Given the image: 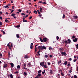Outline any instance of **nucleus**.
<instances>
[{"mask_svg": "<svg viewBox=\"0 0 78 78\" xmlns=\"http://www.w3.org/2000/svg\"><path fill=\"white\" fill-rule=\"evenodd\" d=\"M41 74L38 73V75H37V76H36L35 78H43V77L42 78H39L38 77H40L41 76Z\"/></svg>", "mask_w": 78, "mask_h": 78, "instance_id": "obj_1", "label": "nucleus"}, {"mask_svg": "<svg viewBox=\"0 0 78 78\" xmlns=\"http://www.w3.org/2000/svg\"><path fill=\"white\" fill-rule=\"evenodd\" d=\"M40 64L41 66H42L43 67L44 65H45V64L44 63V62H41L40 63Z\"/></svg>", "mask_w": 78, "mask_h": 78, "instance_id": "obj_2", "label": "nucleus"}, {"mask_svg": "<svg viewBox=\"0 0 78 78\" xmlns=\"http://www.w3.org/2000/svg\"><path fill=\"white\" fill-rule=\"evenodd\" d=\"M47 41H48V39L46 37H44L43 38V41L44 42H46Z\"/></svg>", "mask_w": 78, "mask_h": 78, "instance_id": "obj_3", "label": "nucleus"}, {"mask_svg": "<svg viewBox=\"0 0 78 78\" xmlns=\"http://www.w3.org/2000/svg\"><path fill=\"white\" fill-rule=\"evenodd\" d=\"M61 55H64V56H67V54H66V53L65 52H62L61 53Z\"/></svg>", "mask_w": 78, "mask_h": 78, "instance_id": "obj_4", "label": "nucleus"}, {"mask_svg": "<svg viewBox=\"0 0 78 78\" xmlns=\"http://www.w3.org/2000/svg\"><path fill=\"white\" fill-rule=\"evenodd\" d=\"M16 16V14L14 13H12L11 15L12 16V17H13L14 18L16 19V18H17V17L16 16Z\"/></svg>", "mask_w": 78, "mask_h": 78, "instance_id": "obj_5", "label": "nucleus"}, {"mask_svg": "<svg viewBox=\"0 0 78 78\" xmlns=\"http://www.w3.org/2000/svg\"><path fill=\"white\" fill-rule=\"evenodd\" d=\"M64 42L65 44V46H66V45H67V44H68V42L67 41V40L64 41Z\"/></svg>", "mask_w": 78, "mask_h": 78, "instance_id": "obj_6", "label": "nucleus"}, {"mask_svg": "<svg viewBox=\"0 0 78 78\" xmlns=\"http://www.w3.org/2000/svg\"><path fill=\"white\" fill-rule=\"evenodd\" d=\"M3 67L4 68H6V67H8V65L7 64H4L3 65Z\"/></svg>", "mask_w": 78, "mask_h": 78, "instance_id": "obj_7", "label": "nucleus"}, {"mask_svg": "<svg viewBox=\"0 0 78 78\" xmlns=\"http://www.w3.org/2000/svg\"><path fill=\"white\" fill-rule=\"evenodd\" d=\"M73 41H74V42H77V38H75V39L73 40Z\"/></svg>", "mask_w": 78, "mask_h": 78, "instance_id": "obj_8", "label": "nucleus"}, {"mask_svg": "<svg viewBox=\"0 0 78 78\" xmlns=\"http://www.w3.org/2000/svg\"><path fill=\"white\" fill-rule=\"evenodd\" d=\"M67 41H68V44H70L71 43V40L70 39H68L67 40Z\"/></svg>", "mask_w": 78, "mask_h": 78, "instance_id": "obj_9", "label": "nucleus"}, {"mask_svg": "<svg viewBox=\"0 0 78 78\" xmlns=\"http://www.w3.org/2000/svg\"><path fill=\"white\" fill-rule=\"evenodd\" d=\"M10 65L11 66V67H12V68H13V67H14V64H13V63H10Z\"/></svg>", "mask_w": 78, "mask_h": 78, "instance_id": "obj_10", "label": "nucleus"}, {"mask_svg": "<svg viewBox=\"0 0 78 78\" xmlns=\"http://www.w3.org/2000/svg\"><path fill=\"white\" fill-rule=\"evenodd\" d=\"M32 45H33V43H31V44H30V48L31 49H33V47L32 46Z\"/></svg>", "mask_w": 78, "mask_h": 78, "instance_id": "obj_11", "label": "nucleus"}, {"mask_svg": "<svg viewBox=\"0 0 78 78\" xmlns=\"http://www.w3.org/2000/svg\"><path fill=\"white\" fill-rule=\"evenodd\" d=\"M73 17L74 18V19H78V16H73Z\"/></svg>", "mask_w": 78, "mask_h": 78, "instance_id": "obj_12", "label": "nucleus"}, {"mask_svg": "<svg viewBox=\"0 0 78 78\" xmlns=\"http://www.w3.org/2000/svg\"><path fill=\"white\" fill-rule=\"evenodd\" d=\"M42 48L46 50V49H47V48L46 47H45V46H43Z\"/></svg>", "mask_w": 78, "mask_h": 78, "instance_id": "obj_13", "label": "nucleus"}, {"mask_svg": "<svg viewBox=\"0 0 78 78\" xmlns=\"http://www.w3.org/2000/svg\"><path fill=\"white\" fill-rule=\"evenodd\" d=\"M40 40L42 42H44V41H43V39L41 38L40 37Z\"/></svg>", "mask_w": 78, "mask_h": 78, "instance_id": "obj_14", "label": "nucleus"}, {"mask_svg": "<svg viewBox=\"0 0 78 78\" xmlns=\"http://www.w3.org/2000/svg\"><path fill=\"white\" fill-rule=\"evenodd\" d=\"M5 22H7V23H9V21H8V20L7 19L5 20Z\"/></svg>", "mask_w": 78, "mask_h": 78, "instance_id": "obj_15", "label": "nucleus"}, {"mask_svg": "<svg viewBox=\"0 0 78 78\" xmlns=\"http://www.w3.org/2000/svg\"><path fill=\"white\" fill-rule=\"evenodd\" d=\"M23 67H26V66H27V64L26 63H24V64H23Z\"/></svg>", "mask_w": 78, "mask_h": 78, "instance_id": "obj_16", "label": "nucleus"}, {"mask_svg": "<svg viewBox=\"0 0 78 78\" xmlns=\"http://www.w3.org/2000/svg\"><path fill=\"white\" fill-rule=\"evenodd\" d=\"M34 13H35V14H36L37 13V10L36 11V10H34Z\"/></svg>", "mask_w": 78, "mask_h": 78, "instance_id": "obj_17", "label": "nucleus"}, {"mask_svg": "<svg viewBox=\"0 0 78 78\" xmlns=\"http://www.w3.org/2000/svg\"><path fill=\"white\" fill-rule=\"evenodd\" d=\"M41 46H39L38 47V49L39 50H41Z\"/></svg>", "mask_w": 78, "mask_h": 78, "instance_id": "obj_18", "label": "nucleus"}, {"mask_svg": "<svg viewBox=\"0 0 78 78\" xmlns=\"http://www.w3.org/2000/svg\"><path fill=\"white\" fill-rule=\"evenodd\" d=\"M1 32H2V33H3V34H5V31H4L3 30H1Z\"/></svg>", "mask_w": 78, "mask_h": 78, "instance_id": "obj_19", "label": "nucleus"}, {"mask_svg": "<svg viewBox=\"0 0 78 78\" xmlns=\"http://www.w3.org/2000/svg\"><path fill=\"white\" fill-rule=\"evenodd\" d=\"M23 20H25V19H26V16H23Z\"/></svg>", "mask_w": 78, "mask_h": 78, "instance_id": "obj_20", "label": "nucleus"}, {"mask_svg": "<svg viewBox=\"0 0 78 78\" xmlns=\"http://www.w3.org/2000/svg\"><path fill=\"white\" fill-rule=\"evenodd\" d=\"M28 65L29 67L31 66V64L30 63H28Z\"/></svg>", "mask_w": 78, "mask_h": 78, "instance_id": "obj_21", "label": "nucleus"}, {"mask_svg": "<svg viewBox=\"0 0 78 78\" xmlns=\"http://www.w3.org/2000/svg\"><path fill=\"white\" fill-rule=\"evenodd\" d=\"M16 37L17 38H19V37H20V36H19V34H17Z\"/></svg>", "mask_w": 78, "mask_h": 78, "instance_id": "obj_22", "label": "nucleus"}, {"mask_svg": "<svg viewBox=\"0 0 78 78\" xmlns=\"http://www.w3.org/2000/svg\"><path fill=\"white\" fill-rule=\"evenodd\" d=\"M41 72H42V70H39L38 72V73H41Z\"/></svg>", "mask_w": 78, "mask_h": 78, "instance_id": "obj_23", "label": "nucleus"}, {"mask_svg": "<svg viewBox=\"0 0 78 78\" xmlns=\"http://www.w3.org/2000/svg\"><path fill=\"white\" fill-rule=\"evenodd\" d=\"M2 53L0 52V58H1V57L2 58Z\"/></svg>", "mask_w": 78, "mask_h": 78, "instance_id": "obj_24", "label": "nucleus"}, {"mask_svg": "<svg viewBox=\"0 0 78 78\" xmlns=\"http://www.w3.org/2000/svg\"><path fill=\"white\" fill-rule=\"evenodd\" d=\"M42 8L40 7V12H42Z\"/></svg>", "mask_w": 78, "mask_h": 78, "instance_id": "obj_25", "label": "nucleus"}, {"mask_svg": "<svg viewBox=\"0 0 78 78\" xmlns=\"http://www.w3.org/2000/svg\"><path fill=\"white\" fill-rule=\"evenodd\" d=\"M10 77L11 78H13V75H12V74H10Z\"/></svg>", "mask_w": 78, "mask_h": 78, "instance_id": "obj_26", "label": "nucleus"}, {"mask_svg": "<svg viewBox=\"0 0 78 78\" xmlns=\"http://www.w3.org/2000/svg\"><path fill=\"white\" fill-rule=\"evenodd\" d=\"M61 60H60L58 62V64H61Z\"/></svg>", "mask_w": 78, "mask_h": 78, "instance_id": "obj_27", "label": "nucleus"}, {"mask_svg": "<svg viewBox=\"0 0 78 78\" xmlns=\"http://www.w3.org/2000/svg\"><path fill=\"white\" fill-rule=\"evenodd\" d=\"M24 57L25 58H29V57L27 56V55H25L24 56Z\"/></svg>", "mask_w": 78, "mask_h": 78, "instance_id": "obj_28", "label": "nucleus"}, {"mask_svg": "<svg viewBox=\"0 0 78 78\" xmlns=\"http://www.w3.org/2000/svg\"><path fill=\"white\" fill-rule=\"evenodd\" d=\"M75 37H76V36H74V35L72 37V38L73 39H75Z\"/></svg>", "mask_w": 78, "mask_h": 78, "instance_id": "obj_29", "label": "nucleus"}, {"mask_svg": "<svg viewBox=\"0 0 78 78\" xmlns=\"http://www.w3.org/2000/svg\"><path fill=\"white\" fill-rule=\"evenodd\" d=\"M63 49V48H60L59 49V51H62Z\"/></svg>", "mask_w": 78, "mask_h": 78, "instance_id": "obj_30", "label": "nucleus"}, {"mask_svg": "<svg viewBox=\"0 0 78 78\" xmlns=\"http://www.w3.org/2000/svg\"><path fill=\"white\" fill-rule=\"evenodd\" d=\"M20 65H18L17 66V69H20Z\"/></svg>", "mask_w": 78, "mask_h": 78, "instance_id": "obj_31", "label": "nucleus"}, {"mask_svg": "<svg viewBox=\"0 0 78 78\" xmlns=\"http://www.w3.org/2000/svg\"><path fill=\"white\" fill-rule=\"evenodd\" d=\"M58 78H60V75L59 74H58Z\"/></svg>", "mask_w": 78, "mask_h": 78, "instance_id": "obj_32", "label": "nucleus"}, {"mask_svg": "<svg viewBox=\"0 0 78 78\" xmlns=\"http://www.w3.org/2000/svg\"><path fill=\"white\" fill-rule=\"evenodd\" d=\"M35 52H36V51H37V48H35Z\"/></svg>", "mask_w": 78, "mask_h": 78, "instance_id": "obj_33", "label": "nucleus"}, {"mask_svg": "<svg viewBox=\"0 0 78 78\" xmlns=\"http://www.w3.org/2000/svg\"><path fill=\"white\" fill-rule=\"evenodd\" d=\"M56 39H57V40H59V37L58 36H57L56 37Z\"/></svg>", "mask_w": 78, "mask_h": 78, "instance_id": "obj_34", "label": "nucleus"}, {"mask_svg": "<svg viewBox=\"0 0 78 78\" xmlns=\"http://www.w3.org/2000/svg\"><path fill=\"white\" fill-rule=\"evenodd\" d=\"M44 58H48V55H44Z\"/></svg>", "mask_w": 78, "mask_h": 78, "instance_id": "obj_35", "label": "nucleus"}, {"mask_svg": "<svg viewBox=\"0 0 78 78\" xmlns=\"http://www.w3.org/2000/svg\"><path fill=\"white\" fill-rule=\"evenodd\" d=\"M73 76L74 78H77V76H76V75H74Z\"/></svg>", "mask_w": 78, "mask_h": 78, "instance_id": "obj_36", "label": "nucleus"}, {"mask_svg": "<svg viewBox=\"0 0 78 78\" xmlns=\"http://www.w3.org/2000/svg\"><path fill=\"white\" fill-rule=\"evenodd\" d=\"M61 75L62 76H64V73H61Z\"/></svg>", "mask_w": 78, "mask_h": 78, "instance_id": "obj_37", "label": "nucleus"}, {"mask_svg": "<svg viewBox=\"0 0 78 78\" xmlns=\"http://www.w3.org/2000/svg\"><path fill=\"white\" fill-rule=\"evenodd\" d=\"M23 22H28V21L27 20H23Z\"/></svg>", "mask_w": 78, "mask_h": 78, "instance_id": "obj_38", "label": "nucleus"}, {"mask_svg": "<svg viewBox=\"0 0 78 78\" xmlns=\"http://www.w3.org/2000/svg\"><path fill=\"white\" fill-rule=\"evenodd\" d=\"M76 48H77V49H78V44H77L76 45Z\"/></svg>", "mask_w": 78, "mask_h": 78, "instance_id": "obj_39", "label": "nucleus"}, {"mask_svg": "<svg viewBox=\"0 0 78 78\" xmlns=\"http://www.w3.org/2000/svg\"><path fill=\"white\" fill-rule=\"evenodd\" d=\"M48 49L49 50H53V48L51 47H49Z\"/></svg>", "mask_w": 78, "mask_h": 78, "instance_id": "obj_40", "label": "nucleus"}, {"mask_svg": "<svg viewBox=\"0 0 78 78\" xmlns=\"http://www.w3.org/2000/svg\"><path fill=\"white\" fill-rule=\"evenodd\" d=\"M44 66V68H47V67L45 65H44V66Z\"/></svg>", "mask_w": 78, "mask_h": 78, "instance_id": "obj_41", "label": "nucleus"}, {"mask_svg": "<svg viewBox=\"0 0 78 78\" xmlns=\"http://www.w3.org/2000/svg\"><path fill=\"white\" fill-rule=\"evenodd\" d=\"M37 11L38 14H41V13L40 12H39V10H37Z\"/></svg>", "mask_w": 78, "mask_h": 78, "instance_id": "obj_42", "label": "nucleus"}, {"mask_svg": "<svg viewBox=\"0 0 78 78\" xmlns=\"http://www.w3.org/2000/svg\"><path fill=\"white\" fill-rule=\"evenodd\" d=\"M50 73H51V74H52V73H53L52 70L51 69L50 70Z\"/></svg>", "mask_w": 78, "mask_h": 78, "instance_id": "obj_43", "label": "nucleus"}, {"mask_svg": "<svg viewBox=\"0 0 78 78\" xmlns=\"http://www.w3.org/2000/svg\"><path fill=\"white\" fill-rule=\"evenodd\" d=\"M67 61H65V62L64 63L65 65L66 66V65H67Z\"/></svg>", "mask_w": 78, "mask_h": 78, "instance_id": "obj_44", "label": "nucleus"}, {"mask_svg": "<svg viewBox=\"0 0 78 78\" xmlns=\"http://www.w3.org/2000/svg\"><path fill=\"white\" fill-rule=\"evenodd\" d=\"M45 73V70H44V72H42V74H44V73Z\"/></svg>", "mask_w": 78, "mask_h": 78, "instance_id": "obj_45", "label": "nucleus"}, {"mask_svg": "<svg viewBox=\"0 0 78 78\" xmlns=\"http://www.w3.org/2000/svg\"><path fill=\"white\" fill-rule=\"evenodd\" d=\"M42 3L43 4H44V5H46V4H47V3L45 2H42Z\"/></svg>", "mask_w": 78, "mask_h": 78, "instance_id": "obj_46", "label": "nucleus"}, {"mask_svg": "<svg viewBox=\"0 0 78 78\" xmlns=\"http://www.w3.org/2000/svg\"><path fill=\"white\" fill-rule=\"evenodd\" d=\"M62 18H63V19H64V18H65V14L63 15V16H62Z\"/></svg>", "mask_w": 78, "mask_h": 78, "instance_id": "obj_47", "label": "nucleus"}, {"mask_svg": "<svg viewBox=\"0 0 78 78\" xmlns=\"http://www.w3.org/2000/svg\"><path fill=\"white\" fill-rule=\"evenodd\" d=\"M16 27H17V28H19V27H20V25H18L16 26Z\"/></svg>", "mask_w": 78, "mask_h": 78, "instance_id": "obj_48", "label": "nucleus"}, {"mask_svg": "<svg viewBox=\"0 0 78 78\" xmlns=\"http://www.w3.org/2000/svg\"><path fill=\"white\" fill-rule=\"evenodd\" d=\"M32 17H33V16H30L29 17L30 20H31V19H32Z\"/></svg>", "mask_w": 78, "mask_h": 78, "instance_id": "obj_49", "label": "nucleus"}, {"mask_svg": "<svg viewBox=\"0 0 78 78\" xmlns=\"http://www.w3.org/2000/svg\"><path fill=\"white\" fill-rule=\"evenodd\" d=\"M24 75H25V76H26L27 75V73L26 72H24Z\"/></svg>", "mask_w": 78, "mask_h": 78, "instance_id": "obj_50", "label": "nucleus"}, {"mask_svg": "<svg viewBox=\"0 0 78 78\" xmlns=\"http://www.w3.org/2000/svg\"><path fill=\"white\" fill-rule=\"evenodd\" d=\"M18 11L20 12H22V10H20V9H19L18 10Z\"/></svg>", "mask_w": 78, "mask_h": 78, "instance_id": "obj_51", "label": "nucleus"}, {"mask_svg": "<svg viewBox=\"0 0 78 78\" xmlns=\"http://www.w3.org/2000/svg\"><path fill=\"white\" fill-rule=\"evenodd\" d=\"M21 15H22V16H24V15H25V14L24 13H21Z\"/></svg>", "mask_w": 78, "mask_h": 78, "instance_id": "obj_52", "label": "nucleus"}, {"mask_svg": "<svg viewBox=\"0 0 78 78\" xmlns=\"http://www.w3.org/2000/svg\"><path fill=\"white\" fill-rule=\"evenodd\" d=\"M38 3H42V1H39Z\"/></svg>", "mask_w": 78, "mask_h": 78, "instance_id": "obj_53", "label": "nucleus"}, {"mask_svg": "<svg viewBox=\"0 0 78 78\" xmlns=\"http://www.w3.org/2000/svg\"><path fill=\"white\" fill-rule=\"evenodd\" d=\"M2 25V22L0 21V26H1Z\"/></svg>", "mask_w": 78, "mask_h": 78, "instance_id": "obj_54", "label": "nucleus"}, {"mask_svg": "<svg viewBox=\"0 0 78 78\" xmlns=\"http://www.w3.org/2000/svg\"><path fill=\"white\" fill-rule=\"evenodd\" d=\"M77 60V59L76 58L74 60L73 62H76V61Z\"/></svg>", "mask_w": 78, "mask_h": 78, "instance_id": "obj_55", "label": "nucleus"}, {"mask_svg": "<svg viewBox=\"0 0 78 78\" xmlns=\"http://www.w3.org/2000/svg\"><path fill=\"white\" fill-rule=\"evenodd\" d=\"M8 5H7V6H4V8H7V7H8Z\"/></svg>", "mask_w": 78, "mask_h": 78, "instance_id": "obj_56", "label": "nucleus"}, {"mask_svg": "<svg viewBox=\"0 0 78 78\" xmlns=\"http://www.w3.org/2000/svg\"><path fill=\"white\" fill-rule=\"evenodd\" d=\"M48 65H49V66H50V62H48Z\"/></svg>", "mask_w": 78, "mask_h": 78, "instance_id": "obj_57", "label": "nucleus"}, {"mask_svg": "<svg viewBox=\"0 0 78 78\" xmlns=\"http://www.w3.org/2000/svg\"><path fill=\"white\" fill-rule=\"evenodd\" d=\"M23 69H24V70H27V68H25V67L23 68Z\"/></svg>", "mask_w": 78, "mask_h": 78, "instance_id": "obj_58", "label": "nucleus"}, {"mask_svg": "<svg viewBox=\"0 0 78 78\" xmlns=\"http://www.w3.org/2000/svg\"><path fill=\"white\" fill-rule=\"evenodd\" d=\"M9 49H11V46H9Z\"/></svg>", "mask_w": 78, "mask_h": 78, "instance_id": "obj_59", "label": "nucleus"}, {"mask_svg": "<svg viewBox=\"0 0 78 78\" xmlns=\"http://www.w3.org/2000/svg\"><path fill=\"white\" fill-rule=\"evenodd\" d=\"M70 66V64L69 63L68 64L67 66H68V67H69Z\"/></svg>", "mask_w": 78, "mask_h": 78, "instance_id": "obj_60", "label": "nucleus"}, {"mask_svg": "<svg viewBox=\"0 0 78 78\" xmlns=\"http://www.w3.org/2000/svg\"><path fill=\"white\" fill-rule=\"evenodd\" d=\"M72 71L71 70H70L69 71V73H72Z\"/></svg>", "mask_w": 78, "mask_h": 78, "instance_id": "obj_61", "label": "nucleus"}, {"mask_svg": "<svg viewBox=\"0 0 78 78\" xmlns=\"http://www.w3.org/2000/svg\"><path fill=\"white\" fill-rule=\"evenodd\" d=\"M69 60L72 61V58H69Z\"/></svg>", "mask_w": 78, "mask_h": 78, "instance_id": "obj_62", "label": "nucleus"}, {"mask_svg": "<svg viewBox=\"0 0 78 78\" xmlns=\"http://www.w3.org/2000/svg\"><path fill=\"white\" fill-rule=\"evenodd\" d=\"M39 16H40V17H41V16H42V14H39Z\"/></svg>", "mask_w": 78, "mask_h": 78, "instance_id": "obj_63", "label": "nucleus"}, {"mask_svg": "<svg viewBox=\"0 0 78 78\" xmlns=\"http://www.w3.org/2000/svg\"><path fill=\"white\" fill-rule=\"evenodd\" d=\"M76 71H77V72H78V66H77V69H76Z\"/></svg>", "mask_w": 78, "mask_h": 78, "instance_id": "obj_64", "label": "nucleus"}]
</instances>
